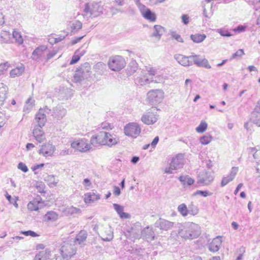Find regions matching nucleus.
I'll list each match as a JSON object with an SVG mask.
<instances>
[{"mask_svg": "<svg viewBox=\"0 0 260 260\" xmlns=\"http://www.w3.org/2000/svg\"><path fill=\"white\" fill-rule=\"evenodd\" d=\"M9 67V63L6 62L0 64V74H3L5 71H6Z\"/></svg>", "mask_w": 260, "mask_h": 260, "instance_id": "obj_62", "label": "nucleus"}, {"mask_svg": "<svg viewBox=\"0 0 260 260\" xmlns=\"http://www.w3.org/2000/svg\"><path fill=\"white\" fill-rule=\"evenodd\" d=\"M191 61H192V64L193 63L199 67H203L206 69L211 68L208 60L205 58L200 57V55L196 54L191 55Z\"/></svg>", "mask_w": 260, "mask_h": 260, "instance_id": "obj_11", "label": "nucleus"}, {"mask_svg": "<svg viewBox=\"0 0 260 260\" xmlns=\"http://www.w3.org/2000/svg\"><path fill=\"white\" fill-rule=\"evenodd\" d=\"M67 111L62 106L58 105L49 112V114L54 118L57 120L62 119L66 114Z\"/></svg>", "mask_w": 260, "mask_h": 260, "instance_id": "obj_19", "label": "nucleus"}, {"mask_svg": "<svg viewBox=\"0 0 260 260\" xmlns=\"http://www.w3.org/2000/svg\"><path fill=\"white\" fill-rule=\"evenodd\" d=\"M137 5L142 15H143L145 11H147V10L149 9L145 5L140 3L139 2H137Z\"/></svg>", "mask_w": 260, "mask_h": 260, "instance_id": "obj_59", "label": "nucleus"}, {"mask_svg": "<svg viewBox=\"0 0 260 260\" xmlns=\"http://www.w3.org/2000/svg\"><path fill=\"white\" fill-rule=\"evenodd\" d=\"M43 203L40 196H38L27 204V208L30 211H38L43 207Z\"/></svg>", "mask_w": 260, "mask_h": 260, "instance_id": "obj_20", "label": "nucleus"}, {"mask_svg": "<svg viewBox=\"0 0 260 260\" xmlns=\"http://www.w3.org/2000/svg\"><path fill=\"white\" fill-rule=\"evenodd\" d=\"M152 234H153V232L149 227H146L142 231V235L146 239L150 238L151 240H154V236H152Z\"/></svg>", "mask_w": 260, "mask_h": 260, "instance_id": "obj_41", "label": "nucleus"}, {"mask_svg": "<svg viewBox=\"0 0 260 260\" xmlns=\"http://www.w3.org/2000/svg\"><path fill=\"white\" fill-rule=\"evenodd\" d=\"M24 67L22 66L17 67L12 70L10 73V76L12 78H14L17 76H20L24 72Z\"/></svg>", "mask_w": 260, "mask_h": 260, "instance_id": "obj_37", "label": "nucleus"}, {"mask_svg": "<svg viewBox=\"0 0 260 260\" xmlns=\"http://www.w3.org/2000/svg\"><path fill=\"white\" fill-rule=\"evenodd\" d=\"M35 100L31 98H28L25 102L23 107V111L26 113H28L35 106Z\"/></svg>", "mask_w": 260, "mask_h": 260, "instance_id": "obj_34", "label": "nucleus"}, {"mask_svg": "<svg viewBox=\"0 0 260 260\" xmlns=\"http://www.w3.org/2000/svg\"><path fill=\"white\" fill-rule=\"evenodd\" d=\"M103 132H100L97 136H93L90 139V146L96 147L99 145H102V141H103Z\"/></svg>", "mask_w": 260, "mask_h": 260, "instance_id": "obj_26", "label": "nucleus"}, {"mask_svg": "<svg viewBox=\"0 0 260 260\" xmlns=\"http://www.w3.org/2000/svg\"><path fill=\"white\" fill-rule=\"evenodd\" d=\"M142 16L144 18L150 22H154L156 19L155 13L152 12L150 9L145 11Z\"/></svg>", "mask_w": 260, "mask_h": 260, "instance_id": "obj_36", "label": "nucleus"}, {"mask_svg": "<svg viewBox=\"0 0 260 260\" xmlns=\"http://www.w3.org/2000/svg\"><path fill=\"white\" fill-rule=\"evenodd\" d=\"M178 180L184 186H185L186 185L190 186L194 182V180L190 177L188 175H181L178 178Z\"/></svg>", "mask_w": 260, "mask_h": 260, "instance_id": "obj_29", "label": "nucleus"}, {"mask_svg": "<svg viewBox=\"0 0 260 260\" xmlns=\"http://www.w3.org/2000/svg\"><path fill=\"white\" fill-rule=\"evenodd\" d=\"M238 171V167H233L232 168L231 172L229 176L234 179Z\"/></svg>", "mask_w": 260, "mask_h": 260, "instance_id": "obj_61", "label": "nucleus"}, {"mask_svg": "<svg viewBox=\"0 0 260 260\" xmlns=\"http://www.w3.org/2000/svg\"><path fill=\"white\" fill-rule=\"evenodd\" d=\"M51 251L49 249L40 251L35 257L34 260H47L50 258Z\"/></svg>", "mask_w": 260, "mask_h": 260, "instance_id": "obj_25", "label": "nucleus"}, {"mask_svg": "<svg viewBox=\"0 0 260 260\" xmlns=\"http://www.w3.org/2000/svg\"><path fill=\"white\" fill-rule=\"evenodd\" d=\"M153 109L145 114L141 117V121L147 125L153 124L157 120V115L152 111Z\"/></svg>", "mask_w": 260, "mask_h": 260, "instance_id": "obj_15", "label": "nucleus"}, {"mask_svg": "<svg viewBox=\"0 0 260 260\" xmlns=\"http://www.w3.org/2000/svg\"><path fill=\"white\" fill-rule=\"evenodd\" d=\"M90 70L89 63L85 62L76 70L74 75V81L75 82H80L84 79L87 78L90 75Z\"/></svg>", "mask_w": 260, "mask_h": 260, "instance_id": "obj_4", "label": "nucleus"}, {"mask_svg": "<svg viewBox=\"0 0 260 260\" xmlns=\"http://www.w3.org/2000/svg\"><path fill=\"white\" fill-rule=\"evenodd\" d=\"M80 58V55L75 53V55L73 56L72 59L71 60L70 64H73L77 63L79 61Z\"/></svg>", "mask_w": 260, "mask_h": 260, "instance_id": "obj_64", "label": "nucleus"}, {"mask_svg": "<svg viewBox=\"0 0 260 260\" xmlns=\"http://www.w3.org/2000/svg\"><path fill=\"white\" fill-rule=\"evenodd\" d=\"M153 81V78H149L148 74L143 71H141L140 73L135 79V83L140 85H144L152 82Z\"/></svg>", "mask_w": 260, "mask_h": 260, "instance_id": "obj_16", "label": "nucleus"}, {"mask_svg": "<svg viewBox=\"0 0 260 260\" xmlns=\"http://www.w3.org/2000/svg\"><path fill=\"white\" fill-rule=\"evenodd\" d=\"M47 47L45 45H41L37 47L32 52L31 58L35 61H39L45 56V52Z\"/></svg>", "mask_w": 260, "mask_h": 260, "instance_id": "obj_13", "label": "nucleus"}, {"mask_svg": "<svg viewBox=\"0 0 260 260\" xmlns=\"http://www.w3.org/2000/svg\"><path fill=\"white\" fill-rule=\"evenodd\" d=\"M175 223L165 219L159 218L155 222L154 225L156 228H159L160 230L167 231L172 229Z\"/></svg>", "mask_w": 260, "mask_h": 260, "instance_id": "obj_12", "label": "nucleus"}, {"mask_svg": "<svg viewBox=\"0 0 260 260\" xmlns=\"http://www.w3.org/2000/svg\"><path fill=\"white\" fill-rule=\"evenodd\" d=\"M174 58L181 65L184 67H189L192 65V61H191V55L186 56L182 54H176Z\"/></svg>", "mask_w": 260, "mask_h": 260, "instance_id": "obj_21", "label": "nucleus"}, {"mask_svg": "<svg viewBox=\"0 0 260 260\" xmlns=\"http://www.w3.org/2000/svg\"><path fill=\"white\" fill-rule=\"evenodd\" d=\"M198 195H200L204 197H206L207 196H211L212 193L207 190H197L196 192L193 193V196H196Z\"/></svg>", "mask_w": 260, "mask_h": 260, "instance_id": "obj_52", "label": "nucleus"}, {"mask_svg": "<svg viewBox=\"0 0 260 260\" xmlns=\"http://www.w3.org/2000/svg\"><path fill=\"white\" fill-rule=\"evenodd\" d=\"M82 26V23L79 20H76L73 22L71 25V31L75 33L80 30Z\"/></svg>", "mask_w": 260, "mask_h": 260, "instance_id": "obj_44", "label": "nucleus"}, {"mask_svg": "<svg viewBox=\"0 0 260 260\" xmlns=\"http://www.w3.org/2000/svg\"><path fill=\"white\" fill-rule=\"evenodd\" d=\"M206 38L205 34H195L190 36L191 39L195 43H199L203 42Z\"/></svg>", "mask_w": 260, "mask_h": 260, "instance_id": "obj_40", "label": "nucleus"}, {"mask_svg": "<svg viewBox=\"0 0 260 260\" xmlns=\"http://www.w3.org/2000/svg\"><path fill=\"white\" fill-rule=\"evenodd\" d=\"M170 34L171 35L172 38L175 39L177 41L181 43H183V39L181 36L176 33L175 31L170 30Z\"/></svg>", "mask_w": 260, "mask_h": 260, "instance_id": "obj_51", "label": "nucleus"}, {"mask_svg": "<svg viewBox=\"0 0 260 260\" xmlns=\"http://www.w3.org/2000/svg\"><path fill=\"white\" fill-rule=\"evenodd\" d=\"M188 214L193 216L196 215L199 213L198 208L192 203L188 206Z\"/></svg>", "mask_w": 260, "mask_h": 260, "instance_id": "obj_47", "label": "nucleus"}, {"mask_svg": "<svg viewBox=\"0 0 260 260\" xmlns=\"http://www.w3.org/2000/svg\"><path fill=\"white\" fill-rule=\"evenodd\" d=\"M233 180V179L229 176V175L226 177H224L221 182V186L223 187L225 186L229 182Z\"/></svg>", "mask_w": 260, "mask_h": 260, "instance_id": "obj_58", "label": "nucleus"}, {"mask_svg": "<svg viewBox=\"0 0 260 260\" xmlns=\"http://www.w3.org/2000/svg\"><path fill=\"white\" fill-rule=\"evenodd\" d=\"M49 112H51V110L47 106L39 109L35 118V122L37 123L35 126L43 127L45 125L47 120L45 113L49 114Z\"/></svg>", "mask_w": 260, "mask_h": 260, "instance_id": "obj_6", "label": "nucleus"}, {"mask_svg": "<svg viewBox=\"0 0 260 260\" xmlns=\"http://www.w3.org/2000/svg\"><path fill=\"white\" fill-rule=\"evenodd\" d=\"M178 211L183 217H186L188 214V210L184 203H182L178 206Z\"/></svg>", "mask_w": 260, "mask_h": 260, "instance_id": "obj_42", "label": "nucleus"}, {"mask_svg": "<svg viewBox=\"0 0 260 260\" xmlns=\"http://www.w3.org/2000/svg\"><path fill=\"white\" fill-rule=\"evenodd\" d=\"M8 90L7 86L2 84V87H0V106L4 104V102L6 99Z\"/></svg>", "mask_w": 260, "mask_h": 260, "instance_id": "obj_32", "label": "nucleus"}, {"mask_svg": "<svg viewBox=\"0 0 260 260\" xmlns=\"http://www.w3.org/2000/svg\"><path fill=\"white\" fill-rule=\"evenodd\" d=\"M124 59L120 55H115L109 58L108 65L109 68L112 71H119L125 66Z\"/></svg>", "mask_w": 260, "mask_h": 260, "instance_id": "obj_5", "label": "nucleus"}, {"mask_svg": "<svg viewBox=\"0 0 260 260\" xmlns=\"http://www.w3.org/2000/svg\"><path fill=\"white\" fill-rule=\"evenodd\" d=\"M100 199V196L93 191L86 193L84 194V202L86 203H91L98 201Z\"/></svg>", "mask_w": 260, "mask_h": 260, "instance_id": "obj_24", "label": "nucleus"}, {"mask_svg": "<svg viewBox=\"0 0 260 260\" xmlns=\"http://www.w3.org/2000/svg\"><path fill=\"white\" fill-rule=\"evenodd\" d=\"M164 31V27L159 25H155L154 26V31L152 35V37L157 38L158 39H160Z\"/></svg>", "mask_w": 260, "mask_h": 260, "instance_id": "obj_30", "label": "nucleus"}, {"mask_svg": "<svg viewBox=\"0 0 260 260\" xmlns=\"http://www.w3.org/2000/svg\"><path fill=\"white\" fill-rule=\"evenodd\" d=\"M12 36L13 38L15 40L16 42L19 44H22L23 43V40L20 32L16 30H14Z\"/></svg>", "mask_w": 260, "mask_h": 260, "instance_id": "obj_46", "label": "nucleus"}, {"mask_svg": "<svg viewBox=\"0 0 260 260\" xmlns=\"http://www.w3.org/2000/svg\"><path fill=\"white\" fill-rule=\"evenodd\" d=\"M251 121L258 126H260V110H257L255 107L254 111L251 114Z\"/></svg>", "mask_w": 260, "mask_h": 260, "instance_id": "obj_28", "label": "nucleus"}, {"mask_svg": "<svg viewBox=\"0 0 260 260\" xmlns=\"http://www.w3.org/2000/svg\"><path fill=\"white\" fill-rule=\"evenodd\" d=\"M138 69L137 63L135 61H132L128 67L127 72L129 75H133Z\"/></svg>", "mask_w": 260, "mask_h": 260, "instance_id": "obj_43", "label": "nucleus"}, {"mask_svg": "<svg viewBox=\"0 0 260 260\" xmlns=\"http://www.w3.org/2000/svg\"><path fill=\"white\" fill-rule=\"evenodd\" d=\"M71 146L72 148L82 152H87L92 149V147L89 145L87 140L85 139H82L73 142Z\"/></svg>", "mask_w": 260, "mask_h": 260, "instance_id": "obj_9", "label": "nucleus"}, {"mask_svg": "<svg viewBox=\"0 0 260 260\" xmlns=\"http://www.w3.org/2000/svg\"><path fill=\"white\" fill-rule=\"evenodd\" d=\"M87 238V233L84 231H81L76 236V238L74 240V243L76 244H81Z\"/></svg>", "mask_w": 260, "mask_h": 260, "instance_id": "obj_33", "label": "nucleus"}, {"mask_svg": "<svg viewBox=\"0 0 260 260\" xmlns=\"http://www.w3.org/2000/svg\"><path fill=\"white\" fill-rule=\"evenodd\" d=\"M67 212L71 215H74L80 213L81 211L79 208L71 206L67 209Z\"/></svg>", "mask_w": 260, "mask_h": 260, "instance_id": "obj_53", "label": "nucleus"}, {"mask_svg": "<svg viewBox=\"0 0 260 260\" xmlns=\"http://www.w3.org/2000/svg\"><path fill=\"white\" fill-rule=\"evenodd\" d=\"M5 197L10 203L13 204L16 208H18V205L17 203V201L18 200L17 197H15V198H12L11 195L9 194L7 192H6Z\"/></svg>", "mask_w": 260, "mask_h": 260, "instance_id": "obj_50", "label": "nucleus"}, {"mask_svg": "<svg viewBox=\"0 0 260 260\" xmlns=\"http://www.w3.org/2000/svg\"><path fill=\"white\" fill-rule=\"evenodd\" d=\"M213 180V172L211 171H203L200 173L197 183L202 185H208Z\"/></svg>", "mask_w": 260, "mask_h": 260, "instance_id": "obj_10", "label": "nucleus"}, {"mask_svg": "<svg viewBox=\"0 0 260 260\" xmlns=\"http://www.w3.org/2000/svg\"><path fill=\"white\" fill-rule=\"evenodd\" d=\"M0 43H11V34L10 32L7 31H2L0 34Z\"/></svg>", "mask_w": 260, "mask_h": 260, "instance_id": "obj_31", "label": "nucleus"}, {"mask_svg": "<svg viewBox=\"0 0 260 260\" xmlns=\"http://www.w3.org/2000/svg\"><path fill=\"white\" fill-rule=\"evenodd\" d=\"M212 137L209 134H206L200 138V142L202 145H207L212 140Z\"/></svg>", "mask_w": 260, "mask_h": 260, "instance_id": "obj_45", "label": "nucleus"}, {"mask_svg": "<svg viewBox=\"0 0 260 260\" xmlns=\"http://www.w3.org/2000/svg\"><path fill=\"white\" fill-rule=\"evenodd\" d=\"M42 128V127L35 126L32 132L33 136L39 143L43 142L46 139L45 133Z\"/></svg>", "mask_w": 260, "mask_h": 260, "instance_id": "obj_23", "label": "nucleus"}, {"mask_svg": "<svg viewBox=\"0 0 260 260\" xmlns=\"http://www.w3.org/2000/svg\"><path fill=\"white\" fill-rule=\"evenodd\" d=\"M56 149L55 146L52 144L43 145L39 150V153L45 157L52 156Z\"/></svg>", "mask_w": 260, "mask_h": 260, "instance_id": "obj_17", "label": "nucleus"}, {"mask_svg": "<svg viewBox=\"0 0 260 260\" xmlns=\"http://www.w3.org/2000/svg\"><path fill=\"white\" fill-rule=\"evenodd\" d=\"M113 126L111 123L108 122H103L101 124L100 128L103 129L110 130L112 129Z\"/></svg>", "mask_w": 260, "mask_h": 260, "instance_id": "obj_57", "label": "nucleus"}, {"mask_svg": "<svg viewBox=\"0 0 260 260\" xmlns=\"http://www.w3.org/2000/svg\"><path fill=\"white\" fill-rule=\"evenodd\" d=\"M45 218L48 220L55 221L58 218V215L54 211H49L45 215Z\"/></svg>", "mask_w": 260, "mask_h": 260, "instance_id": "obj_48", "label": "nucleus"}, {"mask_svg": "<svg viewBox=\"0 0 260 260\" xmlns=\"http://www.w3.org/2000/svg\"><path fill=\"white\" fill-rule=\"evenodd\" d=\"M147 99L151 104L160 103L164 98V92L159 89L152 90L147 93Z\"/></svg>", "mask_w": 260, "mask_h": 260, "instance_id": "obj_8", "label": "nucleus"}, {"mask_svg": "<svg viewBox=\"0 0 260 260\" xmlns=\"http://www.w3.org/2000/svg\"><path fill=\"white\" fill-rule=\"evenodd\" d=\"M244 50L243 49H239L235 53H233L231 59H235L241 57L243 54Z\"/></svg>", "mask_w": 260, "mask_h": 260, "instance_id": "obj_56", "label": "nucleus"}, {"mask_svg": "<svg viewBox=\"0 0 260 260\" xmlns=\"http://www.w3.org/2000/svg\"><path fill=\"white\" fill-rule=\"evenodd\" d=\"M103 7L101 5L100 2L87 3L84 5L83 16L88 20L99 16L103 13Z\"/></svg>", "mask_w": 260, "mask_h": 260, "instance_id": "obj_2", "label": "nucleus"}, {"mask_svg": "<svg viewBox=\"0 0 260 260\" xmlns=\"http://www.w3.org/2000/svg\"><path fill=\"white\" fill-rule=\"evenodd\" d=\"M147 71L148 72L149 75L152 76H156V77H158L159 82L163 81L164 78L161 75L158 74L157 69L155 68H147Z\"/></svg>", "mask_w": 260, "mask_h": 260, "instance_id": "obj_39", "label": "nucleus"}, {"mask_svg": "<svg viewBox=\"0 0 260 260\" xmlns=\"http://www.w3.org/2000/svg\"><path fill=\"white\" fill-rule=\"evenodd\" d=\"M44 180L48 182L49 186L50 187L55 186L58 182V180L53 175H47L45 177Z\"/></svg>", "mask_w": 260, "mask_h": 260, "instance_id": "obj_35", "label": "nucleus"}, {"mask_svg": "<svg viewBox=\"0 0 260 260\" xmlns=\"http://www.w3.org/2000/svg\"><path fill=\"white\" fill-rule=\"evenodd\" d=\"M60 251L61 254L65 256H68V258L69 259L76 253V249L75 246L69 244H65L62 245Z\"/></svg>", "mask_w": 260, "mask_h": 260, "instance_id": "obj_18", "label": "nucleus"}, {"mask_svg": "<svg viewBox=\"0 0 260 260\" xmlns=\"http://www.w3.org/2000/svg\"><path fill=\"white\" fill-rule=\"evenodd\" d=\"M207 123L205 121H201L199 125L196 127V130L198 133H202L207 129Z\"/></svg>", "mask_w": 260, "mask_h": 260, "instance_id": "obj_49", "label": "nucleus"}, {"mask_svg": "<svg viewBox=\"0 0 260 260\" xmlns=\"http://www.w3.org/2000/svg\"><path fill=\"white\" fill-rule=\"evenodd\" d=\"M201 234L200 226L192 222H185L178 226V235L185 240L197 238Z\"/></svg>", "mask_w": 260, "mask_h": 260, "instance_id": "obj_1", "label": "nucleus"}, {"mask_svg": "<svg viewBox=\"0 0 260 260\" xmlns=\"http://www.w3.org/2000/svg\"><path fill=\"white\" fill-rule=\"evenodd\" d=\"M113 207L121 218L126 219L130 217V215L128 213L123 212L124 208L123 206L118 204H114Z\"/></svg>", "mask_w": 260, "mask_h": 260, "instance_id": "obj_27", "label": "nucleus"}, {"mask_svg": "<svg viewBox=\"0 0 260 260\" xmlns=\"http://www.w3.org/2000/svg\"><path fill=\"white\" fill-rule=\"evenodd\" d=\"M217 32H218L222 37H231L232 34L228 31L227 30L224 29H217Z\"/></svg>", "mask_w": 260, "mask_h": 260, "instance_id": "obj_55", "label": "nucleus"}, {"mask_svg": "<svg viewBox=\"0 0 260 260\" xmlns=\"http://www.w3.org/2000/svg\"><path fill=\"white\" fill-rule=\"evenodd\" d=\"M221 243V237L217 236L209 244V250L213 252L218 251L220 247Z\"/></svg>", "mask_w": 260, "mask_h": 260, "instance_id": "obj_22", "label": "nucleus"}, {"mask_svg": "<svg viewBox=\"0 0 260 260\" xmlns=\"http://www.w3.org/2000/svg\"><path fill=\"white\" fill-rule=\"evenodd\" d=\"M184 165V156L178 154L172 159L170 166L165 169V173L168 174L174 173V171L183 168Z\"/></svg>", "mask_w": 260, "mask_h": 260, "instance_id": "obj_3", "label": "nucleus"}, {"mask_svg": "<svg viewBox=\"0 0 260 260\" xmlns=\"http://www.w3.org/2000/svg\"><path fill=\"white\" fill-rule=\"evenodd\" d=\"M245 29L246 26L242 25H239L236 28L233 29L232 30L235 32H241L244 31Z\"/></svg>", "mask_w": 260, "mask_h": 260, "instance_id": "obj_63", "label": "nucleus"}, {"mask_svg": "<svg viewBox=\"0 0 260 260\" xmlns=\"http://www.w3.org/2000/svg\"><path fill=\"white\" fill-rule=\"evenodd\" d=\"M106 69V65L102 62L96 63L94 66V70L99 74H102Z\"/></svg>", "mask_w": 260, "mask_h": 260, "instance_id": "obj_38", "label": "nucleus"}, {"mask_svg": "<svg viewBox=\"0 0 260 260\" xmlns=\"http://www.w3.org/2000/svg\"><path fill=\"white\" fill-rule=\"evenodd\" d=\"M103 141L102 144L112 146L116 144L118 139L115 135L111 134L106 132H103Z\"/></svg>", "mask_w": 260, "mask_h": 260, "instance_id": "obj_14", "label": "nucleus"}, {"mask_svg": "<svg viewBox=\"0 0 260 260\" xmlns=\"http://www.w3.org/2000/svg\"><path fill=\"white\" fill-rule=\"evenodd\" d=\"M21 233L26 236H30L32 237H35L39 236L36 233L32 231H27L23 232L22 231Z\"/></svg>", "mask_w": 260, "mask_h": 260, "instance_id": "obj_60", "label": "nucleus"}, {"mask_svg": "<svg viewBox=\"0 0 260 260\" xmlns=\"http://www.w3.org/2000/svg\"><path fill=\"white\" fill-rule=\"evenodd\" d=\"M124 132L125 135L136 138L140 134L141 128L136 123H129L124 126Z\"/></svg>", "mask_w": 260, "mask_h": 260, "instance_id": "obj_7", "label": "nucleus"}, {"mask_svg": "<svg viewBox=\"0 0 260 260\" xmlns=\"http://www.w3.org/2000/svg\"><path fill=\"white\" fill-rule=\"evenodd\" d=\"M210 12H207L206 8H205V6L204 7V8H203V15L204 16V17H205L206 18H210L212 16V15L213 14V10H212V4H211L210 5Z\"/></svg>", "mask_w": 260, "mask_h": 260, "instance_id": "obj_54", "label": "nucleus"}]
</instances>
